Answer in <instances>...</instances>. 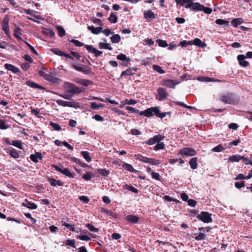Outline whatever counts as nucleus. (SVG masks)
I'll use <instances>...</instances> for the list:
<instances>
[{"label": "nucleus", "mask_w": 252, "mask_h": 252, "mask_svg": "<svg viewBox=\"0 0 252 252\" xmlns=\"http://www.w3.org/2000/svg\"><path fill=\"white\" fill-rule=\"evenodd\" d=\"M134 158L137 160H139V161L144 163H150L153 165H158L160 163V162L158 159L149 158L139 154L135 155L134 156Z\"/></svg>", "instance_id": "1"}, {"label": "nucleus", "mask_w": 252, "mask_h": 252, "mask_svg": "<svg viewBox=\"0 0 252 252\" xmlns=\"http://www.w3.org/2000/svg\"><path fill=\"white\" fill-rule=\"evenodd\" d=\"M66 92L74 95L79 94L82 92V90L73 83L67 82L65 83Z\"/></svg>", "instance_id": "2"}, {"label": "nucleus", "mask_w": 252, "mask_h": 252, "mask_svg": "<svg viewBox=\"0 0 252 252\" xmlns=\"http://www.w3.org/2000/svg\"><path fill=\"white\" fill-rule=\"evenodd\" d=\"M71 65L75 70L85 74H91L92 73V68L87 65L81 64L80 66L76 65L74 63H71Z\"/></svg>", "instance_id": "3"}, {"label": "nucleus", "mask_w": 252, "mask_h": 252, "mask_svg": "<svg viewBox=\"0 0 252 252\" xmlns=\"http://www.w3.org/2000/svg\"><path fill=\"white\" fill-rule=\"evenodd\" d=\"M220 100L225 104H233L235 102L234 94L230 93L223 94L220 96Z\"/></svg>", "instance_id": "4"}, {"label": "nucleus", "mask_w": 252, "mask_h": 252, "mask_svg": "<svg viewBox=\"0 0 252 252\" xmlns=\"http://www.w3.org/2000/svg\"><path fill=\"white\" fill-rule=\"evenodd\" d=\"M212 214L207 212L202 211L197 216V218L204 223H209L213 221Z\"/></svg>", "instance_id": "5"}, {"label": "nucleus", "mask_w": 252, "mask_h": 252, "mask_svg": "<svg viewBox=\"0 0 252 252\" xmlns=\"http://www.w3.org/2000/svg\"><path fill=\"white\" fill-rule=\"evenodd\" d=\"M56 102L58 105L63 107H70L74 108H78L80 107L79 103L74 101H66L61 99H58L57 100Z\"/></svg>", "instance_id": "6"}, {"label": "nucleus", "mask_w": 252, "mask_h": 252, "mask_svg": "<svg viewBox=\"0 0 252 252\" xmlns=\"http://www.w3.org/2000/svg\"><path fill=\"white\" fill-rule=\"evenodd\" d=\"M9 21V16L8 15H6L4 16L1 22L2 30L4 32L5 34L8 36H10Z\"/></svg>", "instance_id": "7"}, {"label": "nucleus", "mask_w": 252, "mask_h": 252, "mask_svg": "<svg viewBox=\"0 0 252 252\" xmlns=\"http://www.w3.org/2000/svg\"><path fill=\"white\" fill-rule=\"evenodd\" d=\"M157 93L158 96L156 97V98L159 101H163L165 100L168 95L167 91L165 88H159L157 90Z\"/></svg>", "instance_id": "8"}, {"label": "nucleus", "mask_w": 252, "mask_h": 252, "mask_svg": "<svg viewBox=\"0 0 252 252\" xmlns=\"http://www.w3.org/2000/svg\"><path fill=\"white\" fill-rule=\"evenodd\" d=\"M178 154L182 155V156H193L196 154V152L192 148H183L179 151Z\"/></svg>", "instance_id": "9"}, {"label": "nucleus", "mask_w": 252, "mask_h": 252, "mask_svg": "<svg viewBox=\"0 0 252 252\" xmlns=\"http://www.w3.org/2000/svg\"><path fill=\"white\" fill-rule=\"evenodd\" d=\"M165 136L164 135L159 134L154 136L152 138H150L148 141L145 142V143L149 145H152L156 143H158V142L163 140Z\"/></svg>", "instance_id": "10"}, {"label": "nucleus", "mask_w": 252, "mask_h": 252, "mask_svg": "<svg viewBox=\"0 0 252 252\" xmlns=\"http://www.w3.org/2000/svg\"><path fill=\"white\" fill-rule=\"evenodd\" d=\"M179 83L177 81L172 79H164L162 80L161 85L169 88L175 89L176 85Z\"/></svg>", "instance_id": "11"}, {"label": "nucleus", "mask_w": 252, "mask_h": 252, "mask_svg": "<svg viewBox=\"0 0 252 252\" xmlns=\"http://www.w3.org/2000/svg\"><path fill=\"white\" fill-rule=\"evenodd\" d=\"M186 5H184L185 8H190L191 10L196 11L199 2H193L191 0H188V1L185 2Z\"/></svg>", "instance_id": "12"}, {"label": "nucleus", "mask_w": 252, "mask_h": 252, "mask_svg": "<svg viewBox=\"0 0 252 252\" xmlns=\"http://www.w3.org/2000/svg\"><path fill=\"white\" fill-rule=\"evenodd\" d=\"M45 80L49 81L53 84H59L61 81V79L56 77L51 74L46 75Z\"/></svg>", "instance_id": "13"}, {"label": "nucleus", "mask_w": 252, "mask_h": 252, "mask_svg": "<svg viewBox=\"0 0 252 252\" xmlns=\"http://www.w3.org/2000/svg\"><path fill=\"white\" fill-rule=\"evenodd\" d=\"M4 141L7 144L12 145L20 149H22V142L19 140H14L12 141V143L10 142L9 139L8 138H5L4 139Z\"/></svg>", "instance_id": "14"}, {"label": "nucleus", "mask_w": 252, "mask_h": 252, "mask_svg": "<svg viewBox=\"0 0 252 252\" xmlns=\"http://www.w3.org/2000/svg\"><path fill=\"white\" fill-rule=\"evenodd\" d=\"M245 58L246 57L244 55L241 54L237 56V60L239 64L243 67L248 66L250 64L248 61L245 60Z\"/></svg>", "instance_id": "15"}, {"label": "nucleus", "mask_w": 252, "mask_h": 252, "mask_svg": "<svg viewBox=\"0 0 252 252\" xmlns=\"http://www.w3.org/2000/svg\"><path fill=\"white\" fill-rule=\"evenodd\" d=\"M203 11L206 14H210L212 12V9L208 7H205L199 3L196 11Z\"/></svg>", "instance_id": "16"}, {"label": "nucleus", "mask_w": 252, "mask_h": 252, "mask_svg": "<svg viewBox=\"0 0 252 252\" xmlns=\"http://www.w3.org/2000/svg\"><path fill=\"white\" fill-rule=\"evenodd\" d=\"M138 112H136V113L139 114L141 116H144L147 117H150L153 116L152 114V107L148 108L146 109L144 111H140V110L137 109Z\"/></svg>", "instance_id": "17"}, {"label": "nucleus", "mask_w": 252, "mask_h": 252, "mask_svg": "<svg viewBox=\"0 0 252 252\" xmlns=\"http://www.w3.org/2000/svg\"><path fill=\"white\" fill-rule=\"evenodd\" d=\"M87 29L94 34H98L103 31V28L102 27H98L95 28L94 26H88Z\"/></svg>", "instance_id": "18"}, {"label": "nucleus", "mask_w": 252, "mask_h": 252, "mask_svg": "<svg viewBox=\"0 0 252 252\" xmlns=\"http://www.w3.org/2000/svg\"><path fill=\"white\" fill-rule=\"evenodd\" d=\"M4 67L8 70L12 71L14 73H19L21 72L20 70L15 66L9 63H5L4 64Z\"/></svg>", "instance_id": "19"}, {"label": "nucleus", "mask_w": 252, "mask_h": 252, "mask_svg": "<svg viewBox=\"0 0 252 252\" xmlns=\"http://www.w3.org/2000/svg\"><path fill=\"white\" fill-rule=\"evenodd\" d=\"M22 206L30 209H36L37 208V206L35 203L30 202L27 199L25 200V202L22 203Z\"/></svg>", "instance_id": "20"}, {"label": "nucleus", "mask_w": 252, "mask_h": 252, "mask_svg": "<svg viewBox=\"0 0 252 252\" xmlns=\"http://www.w3.org/2000/svg\"><path fill=\"white\" fill-rule=\"evenodd\" d=\"M143 15L144 18L147 20L149 19H154L156 18V15L154 14V12L150 9L145 11Z\"/></svg>", "instance_id": "21"}, {"label": "nucleus", "mask_w": 252, "mask_h": 252, "mask_svg": "<svg viewBox=\"0 0 252 252\" xmlns=\"http://www.w3.org/2000/svg\"><path fill=\"white\" fill-rule=\"evenodd\" d=\"M126 220L130 223H136L138 222L139 218L136 216L128 215L126 217Z\"/></svg>", "instance_id": "22"}, {"label": "nucleus", "mask_w": 252, "mask_h": 252, "mask_svg": "<svg viewBox=\"0 0 252 252\" xmlns=\"http://www.w3.org/2000/svg\"><path fill=\"white\" fill-rule=\"evenodd\" d=\"M154 113L157 117L161 119L165 117L166 115V113H160L159 110L157 107H152V114H153Z\"/></svg>", "instance_id": "23"}, {"label": "nucleus", "mask_w": 252, "mask_h": 252, "mask_svg": "<svg viewBox=\"0 0 252 252\" xmlns=\"http://www.w3.org/2000/svg\"><path fill=\"white\" fill-rule=\"evenodd\" d=\"M26 85H28V86L31 87V88H36V89H40V90H44L45 89V88L41 86H40L39 85H38V84H36V83L33 82L32 81H31V80H28L26 82Z\"/></svg>", "instance_id": "24"}, {"label": "nucleus", "mask_w": 252, "mask_h": 252, "mask_svg": "<svg viewBox=\"0 0 252 252\" xmlns=\"http://www.w3.org/2000/svg\"><path fill=\"white\" fill-rule=\"evenodd\" d=\"M48 181L50 183L52 186H56L57 185L59 186H63V183L62 181H57L54 178H48Z\"/></svg>", "instance_id": "25"}, {"label": "nucleus", "mask_w": 252, "mask_h": 252, "mask_svg": "<svg viewBox=\"0 0 252 252\" xmlns=\"http://www.w3.org/2000/svg\"><path fill=\"white\" fill-rule=\"evenodd\" d=\"M192 44L201 48H204L206 46V44L204 42H202L201 40L198 38H195L192 41Z\"/></svg>", "instance_id": "26"}, {"label": "nucleus", "mask_w": 252, "mask_h": 252, "mask_svg": "<svg viewBox=\"0 0 252 252\" xmlns=\"http://www.w3.org/2000/svg\"><path fill=\"white\" fill-rule=\"evenodd\" d=\"M197 158L196 157L193 158L189 161V164L192 169H196L197 168Z\"/></svg>", "instance_id": "27"}, {"label": "nucleus", "mask_w": 252, "mask_h": 252, "mask_svg": "<svg viewBox=\"0 0 252 252\" xmlns=\"http://www.w3.org/2000/svg\"><path fill=\"white\" fill-rule=\"evenodd\" d=\"M22 29L19 28H16L14 30V36L18 40H22V38L20 36V35H22Z\"/></svg>", "instance_id": "28"}, {"label": "nucleus", "mask_w": 252, "mask_h": 252, "mask_svg": "<svg viewBox=\"0 0 252 252\" xmlns=\"http://www.w3.org/2000/svg\"><path fill=\"white\" fill-rule=\"evenodd\" d=\"M117 58L118 60H119L120 61H126V64H124L125 65H127V63L130 60L129 58H127L126 56V55H125L124 54H122V53L118 55L117 56Z\"/></svg>", "instance_id": "29"}, {"label": "nucleus", "mask_w": 252, "mask_h": 252, "mask_svg": "<svg viewBox=\"0 0 252 252\" xmlns=\"http://www.w3.org/2000/svg\"><path fill=\"white\" fill-rule=\"evenodd\" d=\"M242 23L243 20L241 18L234 19L231 22V25L235 28H237L239 25Z\"/></svg>", "instance_id": "30"}, {"label": "nucleus", "mask_w": 252, "mask_h": 252, "mask_svg": "<svg viewBox=\"0 0 252 252\" xmlns=\"http://www.w3.org/2000/svg\"><path fill=\"white\" fill-rule=\"evenodd\" d=\"M241 156L238 154L230 157L228 159V161L234 162H238L241 160Z\"/></svg>", "instance_id": "31"}, {"label": "nucleus", "mask_w": 252, "mask_h": 252, "mask_svg": "<svg viewBox=\"0 0 252 252\" xmlns=\"http://www.w3.org/2000/svg\"><path fill=\"white\" fill-rule=\"evenodd\" d=\"M81 155L88 162H89L92 160V158L88 151H82L81 152Z\"/></svg>", "instance_id": "32"}, {"label": "nucleus", "mask_w": 252, "mask_h": 252, "mask_svg": "<svg viewBox=\"0 0 252 252\" xmlns=\"http://www.w3.org/2000/svg\"><path fill=\"white\" fill-rule=\"evenodd\" d=\"M110 39L113 43H117L121 41V36L119 34H115L110 37Z\"/></svg>", "instance_id": "33"}, {"label": "nucleus", "mask_w": 252, "mask_h": 252, "mask_svg": "<svg viewBox=\"0 0 252 252\" xmlns=\"http://www.w3.org/2000/svg\"><path fill=\"white\" fill-rule=\"evenodd\" d=\"M78 83L85 87H88V86L93 84V81L90 80L84 79H81L80 81L78 82Z\"/></svg>", "instance_id": "34"}, {"label": "nucleus", "mask_w": 252, "mask_h": 252, "mask_svg": "<svg viewBox=\"0 0 252 252\" xmlns=\"http://www.w3.org/2000/svg\"><path fill=\"white\" fill-rule=\"evenodd\" d=\"M108 20L111 23H116L118 21V17L115 13L112 12L108 18Z\"/></svg>", "instance_id": "35"}, {"label": "nucleus", "mask_w": 252, "mask_h": 252, "mask_svg": "<svg viewBox=\"0 0 252 252\" xmlns=\"http://www.w3.org/2000/svg\"><path fill=\"white\" fill-rule=\"evenodd\" d=\"M123 167L126 169L127 170H128L131 172L136 173L137 172V171L135 169H134V168L133 167V166L130 164L126 163L124 164Z\"/></svg>", "instance_id": "36"}, {"label": "nucleus", "mask_w": 252, "mask_h": 252, "mask_svg": "<svg viewBox=\"0 0 252 252\" xmlns=\"http://www.w3.org/2000/svg\"><path fill=\"white\" fill-rule=\"evenodd\" d=\"M165 148V145L163 142L161 141L158 142L154 147V150L155 151H158L159 150H163Z\"/></svg>", "instance_id": "37"}, {"label": "nucleus", "mask_w": 252, "mask_h": 252, "mask_svg": "<svg viewBox=\"0 0 252 252\" xmlns=\"http://www.w3.org/2000/svg\"><path fill=\"white\" fill-rule=\"evenodd\" d=\"M61 173L69 178H74L73 174L70 172L67 168H63Z\"/></svg>", "instance_id": "38"}, {"label": "nucleus", "mask_w": 252, "mask_h": 252, "mask_svg": "<svg viewBox=\"0 0 252 252\" xmlns=\"http://www.w3.org/2000/svg\"><path fill=\"white\" fill-rule=\"evenodd\" d=\"M194 235H196V236L194 237V239L197 241L205 240L206 237L205 234H204L203 233L200 232L199 233V234L195 233Z\"/></svg>", "instance_id": "39"}, {"label": "nucleus", "mask_w": 252, "mask_h": 252, "mask_svg": "<svg viewBox=\"0 0 252 252\" xmlns=\"http://www.w3.org/2000/svg\"><path fill=\"white\" fill-rule=\"evenodd\" d=\"M99 48L100 49H108L109 50H112V48L109 45L108 43H104L103 42H100L98 44Z\"/></svg>", "instance_id": "40"}, {"label": "nucleus", "mask_w": 252, "mask_h": 252, "mask_svg": "<svg viewBox=\"0 0 252 252\" xmlns=\"http://www.w3.org/2000/svg\"><path fill=\"white\" fill-rule=\"evenodd\" d=\"M62 225L65 226L67 228H68L69 230L75 232V228L74 225L69 224L65 222H64L63 221H62Z\"/></svg>", "instance_id": "41"}, {"label": "nucleus", "mask_w": 252, "mask_h": 252, "mask_svg": "<svg viewBox=\"0 0 252 252\" xmlns=\"http://www.w3.org/2000/svg\"><path fill=\"white\" fill-rule=\"evenodd\" d=\"M56 28L58 32L59 36L61 37H63L65 34V32L64 29L62 27L59 26H57Z\"/></svg>", "instance_id": "42"}, {"label": "nucleus", "mask_w": 252, "mask_h": 252, "mask_svg": "<svg viewBox=\"0 0 252 252\" xmlns=\"http://www.w3.org/2000/svg\"><path fill=\"white\" fill-rule=\"evenodd\" d=\"M98 172L103 177H107L109 174V170L106 169L99 168L97 169Z\"/></svg>", "instance_id": "43"}, {"label": "nucleus", "mask_w": 252, "mask_h": 252, "mask_svg": "<svg viewBox=\"0 0 252 252\" xmlns=\"http://www.w3.org/2000/svg\"><path fill=\"white\" fill-rule=\"evenodd\" d=\"M153 69L158 73L160 74H163L165 73V71L159 65L154 64L153 65Z\"/></svg>", "instance_id": "44"}, {"label": "nucleus", "mask_w": 252, "mask_h": 252, "mask_svg": "<svg viewBox=\"0 0 252 252\" xmlns=\"http://www.w3.org/2000/svg\"><path fill=\"white\" fill-rule=\"evenodd\" d=\"M156 42L158 43V46L161 47H166L168 46V44L165 40L158 39L156 40Z\"/></svg>", "instance_id": "45"}, {"label": "nucleus", "mask_w": 252, "mask_h": 252, "mask_svg": "<svg viewBox=\"0 0 252 252\" xmlns=\"http://www.w3.org/2000/svg\"><path fill=\"white\" fill-rule=\"evenodd\" d=\"M10 156L14 158H17L19 157V154L17 150L14 149L11 150L9 152Z\"/></svg>", "instance_id": "46"}, {"label": "nucleus", "mask_w": 252, "mask_h": 252, "mask_svg": "<svg viewBox=\"0 0 252 252\" xmlns=\"http://www.w3.org/2000/svg\"><path fill=\"white\" fill-rule=\"evenodd\" d=\"M133 75V73L131 72V68H129L122 72L121 77H123L124 76H131Z\"/></svg>", "instance_id": "47"}, {"label": "nucleus", "mask_w": 252, "mask_h": 252, "mask_svg": "<svg viewBox=\"0 0 252 252\" xmlns=\"http://www.w3.org/2000/svg\"><path fill=\"white\" fill-rule=\"evenodd\" d=\"M104 104L102 103H100L99 104H96L95 102H91V108L95 110L96 109H98L100 107H102L103 106Z\"/></svg>", "instance_id": "48"}, {"label": "nucleus", "mask_w": 252, "mask_h": 252, "mask_svg": "<svg viewBox=\"0 0 252 252\" xmlns=\"http://www.w3.org/2000/svg\"><path fill=\"white\" fill-rule=\"evenodd\" d=\"M82 177L86 181L91 180L93 177L92 173L87 172L83 175Z\"/></svg>", "instance_id": "49"}, {"label": "nucleus", "mask_w": 252, "mask_h": 252, "mask_svg": "<svg viewBox=\"0 0 252 252\" xmlns=\"http://www.w3.org/2000/svg\"><path fill=\"white\" fill-rule=\"evenodd\" d=\"M86 227H87L90 231L94 232H98L99 229L94 227L93 225L90 223H87L86 224Z\"/></svg>", "instance_id": "50"}, {"label": "nucleus", "mask_w": 252, "mask_h": 252, "mask_svg": "<svg viewBox=\"0 0 252 252\" xmlns=\"http://www.w3.org/2000/svg\"><path fill=\"white\" fill-rule=\"evenodd\" d=\"M216 23L219 25H228L229 22L223 19H218L216 20Z\"/></svg>", "instance_id": "51"}, {"label": "nucleus", "mask_w": 252, "mask_h": 252, "mask_svg": "<svg viewBox=\"0 0 252 252\" xmlns=\"http://www.w3.org/2000/svg\"><path fill=\"white\" fill-rule=\"evenodd\" d=\"M45 71H47V68L46 67H42L40 70L38 71V74L40 77H43L44 79H45V76L47 75L48 74H46L45 72Z\"/></svg>", "instance_id": "52"}, {"label": "nucleus", "mask_w": 252, "mask_h": 252, "mask_svg": "<svg viewBox=\"0 0 252 252\" xmlns=\"http://www.w3.org/2000/svg\"><path fill=\"white\" fill-rule=\"evenodd\" d=\"M224 149V148L223 147L222 145L221 144H219L216 147L213 148L212 149V151L215 152H220L223 151Z\"/></svg>", "instance_id": "53"}, {"label": "nucleus", "mask_w": 252, "mask_h": 252, "mask_svg": "<svg viewBox=\"0 0 252 252\" xmlns=\"http://www.w3.org/2000/svg\"><path fill=\"white\" fill-rule=\"evenodd\" d=\"M44 33L47 35H49L50 37H53L55 35V33L52 30L46 29L44 31Z\"/></svg>", "instance_id": "54"}, {"label": "nucleus", "mask_w": 252, "mask_h": 252, "mask_svg": "<svg viewBox=\"0 0 252 252\" xmlns=\"http://www.w3.org/2000/svg\"><path fill=\"white\" fill-rule=\"evenodd\" d=\"M187 45H192V40H189V41L183 40L180 42L179 46H181L182 47H185V46H187Z\"/></svg>", "instance_id": "55"}, {"label": "nucleus", "mask_w": 252, "mask_h": 252, "mask_svg": "<svg viewBox=\"0 0 252 252\" xmlns=\"http://www.w3.org/2000/svg\"><path fill=\"white\" fill-rule=\"evenodd\" d=\"M84 47L86 48V49L89 52L94 54L96 49L94 48L93 46L90 45H85Z\"/></svg>", "instance_id": "56"}, {"label": "nucleus", "mask_w": 252, "mask_h": 252, "mask_svg": "<svg viewBox=\"0 0 252 252\" xmlns=\"http://www.w3.org/2000/svg\"><path fill=\"white\" fill-rule=\"evenodd\" d=\"M51 50L54 54H55L57 55L61 56V57L63 56V54L64 52L61 51L59 49L54 48V49H52Z\"/></svg>", "instance_id": "57"}, {"label": "nucleus", "mask_w": 252, "mask_h": 252, "mask_svg": "<svg viewBox=\"0 0 252 252\" xmlns=\"http://www.w3.org/2000/svg\"><path fill=\"white\" fill-rule=\"evenodd\" d=\"M126 189L135 193H138L139 192V190L138 189L131 186H128L126 185Z\"/></svg>", "instance_id": "58"}, {"label": "nucleus", "mask_w": 252, "mask_h": 252, "mask_svg": "<svg viewBox=\"0 0 252 252\" xmlns=\"http://www.w3.org/2000/svg\"><path fill=\"white\" fill-rule=\"evenodd\" d=\"M235 187L238 189H240L241 188L245 186V182L244 181H241L240 182H235Z\"/></svg>", "instance_id": "59"}, {"label": "nucleus", "mask_w": 252, "mask_h": 252, "mask_svg": "<svg viewBox=\"0 0 252 252\" xmlns=\"http://www.w3.org/2000/svg\"><path fill=\"white\" fill-rule=\"evenodd\" d=\"M8 128H9V126L6 125L3 120H0V129H6Z\"/></svg>", "instance_id": "60"}, {"label": "nucleus", "mask_w": 252, "mask_h": 252, "mask_svg": "<svg viewBox=\"0 0 252 252\" xmlns=\"http://www.w3.org/2000/svg\"><path fill=\"white\" fill-rule=\"evenodd\" d=\"M70 42L73 43L76 46L81 47L84 46V44L83 42H80L79 40L76 39H72Z\"/></svg>", "instance_id": "61"}, {"label": "nucleus", "mask_w": 252, "mask_h": 252, "mask_svg": "<svg viewBox=\"0 0 252 252\" xmlns=\"http://www.w3.org/2000/svg\"><path fill=\"white\" fill-rule=\"evenodd\" d=\"M50 126H52L55 130L59 131L61 129V126L57 123L50 122Z\"/></svg>", "instance_id": "62"}, {"label": "nucleus", "mask_w": 252, "mask_h": 252, "mask_svg": "<svg viewBox=\"0 0 252 252\" xmlns=\"http://www.w3.org/2000/svg\"><path fill=\"white\" fill-rule=\"evenodd\" d=\"M75 241L74 239H70V240H67L66 241V242L65 244L66 245L69 246L73 248H75L76 247H75Z\"/></svg>", "instance_id": "63"}, {"label": "nucleus", "mask_w": 252, "mask_h": 252, "mask_svg": "<svg viewBox=\"0 0 252 252\" xmlns=\"http://www.w3.org/2000/svg\"><path fill=\"white\" fill-rule=\"evenodd\" d=\"M152 178L158 181L160 180V175L158 173L155 172H152L151 173Z\"/></svg>", "instance_id": "64"}]
</instances>
